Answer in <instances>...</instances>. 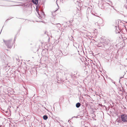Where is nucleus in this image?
<instances>
[{
	"mask_svg": "<svg viewBox=\"0 0 127 127\" xmlns=\"http://www.w3.org/2000/svg\"><path fill=\"white\" fill-rule=\"evenodd\" d=\"M126 1L127 3L125 4L124 6V8L126 9L127 10V0H126ZM124 17H127V14L126 15H124Z\"/></svg>",
	"mask_w": 127,
	"mask_h": 127,
	"instance_id": "6e6552de",
	"label": "nucleus"
},
{
	"mask_svg": "<svg viewBox=\"0 0 127 127\" xmlns=\"http://www.w3.org/2000/svg\"><path fill=\"white\" fill-rule=\"evenodd\" d=\"M121 117L119 119H118L117 121L119 123L127 122V115L125 114H122L121 115Z\"/></svg>",
	"mask_w": 127,
	"mask_h": 127,
	"instance_id": "f03ea898",
	"label": "nucleus"
},
{
	"mask_svg": "<svg viewBox=\"0 0 127 127\" xmlns=\"http://www.w3.org/2000/svg\"><path fill=\"white\" fill-rule=\"evenodd\" d=\"M45 34H46V32H45Z\"/></svg>",
	"mask_w": 127,
	"mask_h": 127,
	"instance_id": "cd10ccee",
	"label": "nucleus"
},
{
	"mask_svg": "<svg viewBox=\"0 0 127 127\" xmlns=\"http://www.w3.org/2000/svg\"><path fill=\"white\" fill-rule=\"evenodd\" d=\"M96 117V115L95 114H93V118H94L95 117Z\"/></svg>",
	"mask_w": 127,
	"mask_h": 127,
	"instance_id": "a211bd4d",
	"label": "nucleus"
},
{
	"mask_svg": "<svg viewBox=\"0 0 127 127\" xmlns=\"http://www.w3.org/2000/svg\"><path fill=\"white\" fill-rule=\"evenodd\" d=\"M71 37L72 38L71 39H70V38H69V39L70 40H71L72 41H73V40H74V39H72L73 37H72V36H71Z\"/></svg>",
	"mask_w": 127,
	"mask_h": 127,
	"instance_id": "aec40b11",
	"label": "nucleus"
},
{
	"mask_svg": "<svg viewBox=\"0 0 127 127\" xmlns=\"http://www.w3.org/2000/svg\"><path fill=\"white\" fill-rule=\"evenodd\" d=\"M0 60L2 62H3L6 60V57L5 55H3L0 58Z\"/></svg>",
	"mask_w": 127,
	"mask_h": 127,
	"instance_id": "39448f33",
	"label": "nucleus"
},
{
	"mask_svg": "<svg viewBox=\"0 0 127 127\" xmlns=\"http://www.w3.org/2000/svg\"><path fill=\"white\" fill-rule=\"evenodd\" d=\"M64 98L63 97H60V102H62V101L64 100Z\"/></svg>",
	"mask_w": 127,
	"mask_h": 127,
	"instance_id": "ddd939ff",
	"label": "nucleus"
},
{
	"mask_svg": "<svg viewBox=\"0 0 127 127\" xmlns=\"http://www.w3.org/2000/svg\"><path fill=\"white\" fill-rule=\"evenodd\" d=\"M81 104L80 102H78L76 104V106L77 108H79Z\"/></svg>",
	"mask_w": 127,
	"mask_h": 127,
	"instance_id": "1a4fd4ad",
	"label": "nucleus"
},
{
	"mask_svg": "<svg viewBox=\"0 0 127 127\" xmlns=\"http://www.w3.org/2000/svg\"><path fill=\"white\" fill-rule=\"evenodd\" d=\"M113 40L110 38L102 42V45L106 51L110 50L112 46H113Z\"/></svg>",
	"mask_w": 127,
	"mask_h": 127,
	"instance_id": "f257e3e1",
	"label": "nucleus"
},
{
	"mask_svg": "<svg viewBox=\"0 0 127 127\" xmlns=\"http://www.w3.org/2000/svg\"><path fill=\"white\" fill-rule=\"evenodd\" d=\"M12 39H11L7 41H5L4 39H3V41L6 45L8 48H11L13 45V43L12 42Z\"/></svg>",
	"mask_w": 127,
	"mask_h": 127,
	"instance_id": "7ed1b4c3",
	"label": "nucleus"
},
{
	"mask_svg": "<svg viewBox=\"0 0 127 127\" xmlns=\"http://www.w3.org/2000/svg\"><path fill=\"white\" fill-rule=\"evenodd\" d=\"M8 18V19H7V20L5 22H7V20H9L10 19H11V18Z\"/></svg>",
	"mask_w": 127,
	"mask_h": 127,
	"instance_id": "412c9836",
	"label": "nucleus"
},
{
	"mask_svg": "<svg viewBox=\"0 0 127 127\" xmlns=\"http://www.w3.org/2000/svg\"><path fill=\"white\" fill-rule=\"evenodd\" d=\"M57 10H56L55 11H54L53 12H52V16H53V17H52V18H55V17H54V16L56 14L55 13V12Z\"/></svg>",
	"mask_w": 127,
	"mask_h": 127,
	"instance_id": "9d476101",
	"label": "nucleus"
},
{
	"mask_svg": "<svg viewBox=\"0 0 127 127\" xmlns=\"http://www.w3.org/2000/svg\"><path fill=\"white\" fill-rule=\"evenodd\" d=\"M115 28L116 29L115 32L116 33H120L121 32V30L119 28V26H118V25L116 26L115 27Z\"/></svg>",
	"mask_w": 127,
	"mask_h": 127,
	"instance_id": "423d86ee",
	"label": "nucleus"
},
{
	"mask_svg": "<svg viewBox=\"0 0 127 127\" xmlns=\"http://www.w3.org/2000/svg\"><path fill=\"white\" fill-rule=\"evenodd\" d=\"M80 119H82V118H81Z\"/></svg>",
	"mask_w": 127,
	"mask_h": 127,
	"instance_id": "c85d7f7f",
	"label": "nucleus"
},
{
	"mask_svg": "<svg viewBox=\"0 0 127 127\" xmlns=\"http://www.w3.org/2000/svg\"><path fill=\"white\" fill-rule=\"evenodd\" d=\"M38 0H34V1H33V2L34 4L36 5L38 3Z\"/></svg>",
	"mask_w": 127,
	"mask_h": 127,
	"instance_id": "f8f14e48",
	"label": "nucleus"
},
{
	"mask_svg": "<svg viewBox=\"0 0 127 127\" xmlns=\"http://www.w3.org/2000/svg\"><path fill=\"white\" fill-rule=\"evenodd\" d=\"M7 1H11V2H15L14 1H9V0H7Z\"/></svg>",
	"mask_w": 127,
	"mask_h": 127,
	"instance_id": "5701e85b",
	"label": "nucleus"
},
{
	"mask_svg": "<svg viewBox=\"0 0 127 127\" xmlns=\"http://www.w3.org/2000/svg\"><path fill=\"white\" fill-rule=\"evenodd\" d=\"M50 32L51 33L53 32L55 33L57 32V31L55 30H52L50 31Z\"/></svg>",
	"mask_w": 127,
	"mask_h": 127,
	"instance_id": "2eb2a0df",
	"label": "nucleus"
},
{
	"mask_svg": "<svg viewBox=\"0 0 127 127\" xmlns=\"http://www.w3.org/2000/svg\"><path fill=\"white\" fill-rule=\"evenodd\" d=\"M55 24V25H58V27L59 28H60L61 27V25L59 23H56Z\"/></svg>",
	"mask_w": 127,
	"mask_h": 127,
	"instance_id": "dca6fc26",
	"label": "nucleus"
},
{
	"mask_svg": "<svg viewBox=\"0 0 127 127\" xmlns=\"http://www.w3.org/2000/svg\"><path fill=\"white\" fill-rule=\"evenodd\" d=\"M43 118L44 120H46L48 119V117L47 115H45L43 116Z\"/></svg>",
	"mask_w": 127,
	"mask_h": 127,
	"instance_id": "9b49d317",
	"label": "nucleus"
},
{
	"mask_svg": "<svg viewBox=\"0 0 127 127\" xmlns=\"http://www.w3.org/2000/svg\"><path fill=\"white\" fill-rule=\"evenodd\" d=\"M123 78V77H120V79H121V78Z\"/></svg>",
	"mask_w": 127,
	"mask_h": 127,
	"instance_id": "b1692460",
	"label": "nucleus"
},
{
	"mask_svg": "<svg viewBox=\"0 0 127 127\" xmlns=\"http://www.w3.org/2000/svg\"><path fill=\"white\" fill-rule=\"evenodd\" d=\"M39 22H43L42 21H39Z\"/></svg>",
	"mask_w": 127,
	"mask_h": 127,
	"instance_id": "393cba45",
	"label": "nucleus"
},
{
	"mask_svg": "<svg viewBox=\"0 0 127 127\" xmlns=\"http://www.w3.org/2000/svg\"><path fill=\"white\" fill-rule=\"evenodd\" d=\"M24 5V4H22V5H22V6H23V5Z\"/></svg>",
	"mask_w": 127,
	"mask_h": 127,
	"instance_id": "a878e982",
	"label": "nucleus"
},
{
	"mask_svg": "<svg viewBox=\"0 0 127 127\" xmlns=\"http://www.w3.org/2000/svg\"><path fill=\"white\" fill-rule=\"evenodd\" d=\"M15 38H14V41H15Z\"/></svg>",
	"mask_w": 127,
	"mask_h": 127,
	"instance_id": "bb28decb",
	"label": "nucleus"
},
{
	"mask_svg": "<svg viewBox=\"0 0 127 127\" xmlns=\"http://www.w3.org/2000/svg\"><path fill=\"white\" fill-rule=\"evenodd\" d=\"M87 10H88V12H89V11H91V10L90 8L88 7V9H87Z\"/></svg>",
	"mask_w": 127,
	"mask_h": 127,
	"instance_id": "6ab92c4d",
	"label": "nucleus"
},
{
	"mask_svg": "<svg viewBox=\"0 0 127 127\" xmlns=\"http://www.w3.org/2000/svg\"><path fill=\"white\" fill-rule=\"evenodd\" d=\"M25 11H26V13L27 15L31 14L32 12L31 10L29 9H27L26 10H25Z\"/></svg>",
	"mask_w": 127,
	"mask_h": 127,
	"instance_id": "0eeeda50",
	"label": "nucleus"
},
{
	"mask_svg": "<svg viewBox=\"0 0 127 127\" xmlns=\"http://www.w3.org/2000/svg\"><path fill=\"white\" fill-rule=\"evenodd\" d=\"M80 116L79 115H78L76 117L74 116V117H76V118H80V116ZM80 117H82V116H80Z\"/></svg>",
	"mask_w": 127,
	"mask_h": 127,
	"instance_id": "f3484780",
	"label": "nucleus"
},
{
	"mask_svg": "<svg viewBox=\"0 0 127 127\" xmlns=\"http://www.w3.org/2000/svg\"><path fill=\"white\" fill-rule=\"evenodd\" d=\"M99 105L100 106H101V107L103 106L101 104H99Z\"/></svg>",
	"mask_w": 127,
	"mask_h": 127,
	"instance_id": "4be33fe9",
	"label": "nucleus"
},
{
	"mask_svg": "<svg viewBox=\"0 0 127 127\" xmlns=\"http://www.w3.org/2000/svg\"><path fill=\"white\" fill-rule=\"evenodd\" d=\"M36 11L38 14V18L39 19L44 18L45 17V14L43 11H40V13H39L38 10L36 8Z\"/></svg>",
	"mask_w": 127,
	"mask_h": 127,
	"instance_id": "20e7f679",
	"label": "nucleus"
},
{
	"mask_svg": "<svg viewBox=\"0 0 127 127\" xmlns=\"http://www.w3.org/2000/svg\"><path fill=\"white\" fill-rule=\"evenodd\" d=\"M102 43H99L98 44L96 45L98 47H100L102 46Z\"/></svg>",
	"mask_w": 127,
	"mask_h": 127,
	"instance_id": "4468645a",
	"label": "nucleus"
}]
</instances>
